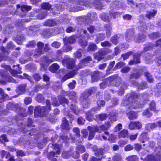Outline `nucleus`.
Instances as JSON below:
<instances>
[{"label":"nucleus","mask_w":161,"mask_h":161,"mask_svg":"<svg viewBox=\"0 0 161 161\" xmlns=\"http://www.w3.org/2000/svg\"><path fill=\"white\" fill-rule=\"evenodd\" d=\"M101 73L98 71L94 72L92 74V82L97 81L100 79Z\"/></svg>","instance_id":"4be33fe9"},{"label":"nucleus","mask_w":161,"mask_h":161,"mask_svg":"<svg viewBox=\"0 0 161 161\" xmlns=\"http://www.w3.org/2000/svg\"><path fill=\"white\" fill-rule=\"evenodd\" d=\"M149 37L152 39H154L161 36V34L158 32L152 33L148 35Z\"/></svg>","instance_id":"a19ab883"},{"label":"nucleus","mask_w":161,"mask_h":161,"mask_svg":"<svg viewBox=\"0 0 161 161\" xmlns=\"http://www.w3.org/2000/svg\"><path fill=\"white\" fill-rule=\"evenodd\" d=\"M44 99V97L41 94H37L36 98V100L37 101L40 103H43Z\"/></svg>","instance_id":"052dcab7"},{"label":"nucleus","mask_w":161,"mask_h":161,"mask_svg":"<svg viewBox=\"0 0 161 161\" xmlns=\"http://www.w3.org/2000/svg\"><path fill=\"white\" fill-rule=\"evenodd\" d=\"M77 97L76 93L74 91H72L70 92L69 98L70 100H74Z\"/></svg>","instance_id":"5fc2aeb1"},{"label":"nucleus","mask_w":161,"mask_h":161,"mask_svg":"<svg viewBox=\"0 0 161 161\" xmlns=\"http://www.w3.org/2000/svg\"><path fill=\"white\" fill-rule=\"evenodd\" d=\"M105 39V36L104 34H99L97 35L95 41L96 43L98 44Z\"/></svg>","instance_id":"7c9ffc66"},{"label":"nucleus","mask_w":161,"mask_h":161,"mask_svg":"<svg viewBox=\"0 0 161 161\" xmlns=\"http://www.w3.org/2000/svg\"><path fill=\"white\" fill-rule=\"evenodd\" d=\"M128 134V131L127 130H123L119 133V137L124 138L127 136Z\"/></svg>","instance_id":"864d4df0"},{"label":"nucleus","mask_w":161,"mask_h":161,"mask_svg":"<svg viewBox=\"0 0 161 161\" xmlns=\"http://www.w3.org/2000/svg\"><path fill=\"white\" fill-rule=\"evenodd\" d=\"M57 23L55 20L49 19L44 22L43 25L45 26H51L56 25Z\"/></svg>","instance_id":"5701e85b"},{"label":"nucleus","mask_w":161,"mask_h":161,"mask_svg":"<svg viewBox=\"0 0 161 161\" xmlns=\"http://www.w3.org/2000/svg\"><path fill=\"white\" fill-rule=\"evenodd\" d=\"M125 66V63L123 62L120 61L116 64L114 68V70H116L117 69H120Z\"/></svg>","instance_id":"680f3d73"},{"label":"nucleus","mask_w":161,"mask_h":161,"mask_svg":"<svg viewBox=\"0 0 161 161\" xmlns=\"http://www.w3.org/2000/svg\"><path fill=\"white\" fill-rule=\"evenodd\" d=\"M76 74V72L75 70H72L65 75L63 78L62 81L64 82L68 79L71 78L74 76Z\"/></svg>","instance_id":"412c9836"},{"label":"nucleus","mask_w":161,"mask_h":161,"mask_svg":"<svg viewBox=\"0 0 161 161\" xmlns=\"http://www.w3.org/2000/svg\"><path fill=\"white\" fill-rule=\"evenodd\" d=\"M134 33L133 30H128L126 35L125 38L127 41L130 42L133 40H135L136 38H135Z\"/></svg>","instance_id":"dca6fc26"},{"label":"nucleus","mask_w":161,"mask_h":161,"mask_svg":"<svg viewBox=\"0 0 161 161\" xmlns=\"http://www.w3.org/2000/svg\"><path fill=\"white\" fill-rule=\"evenodd\" d=\"M157 13V11L155 10L147 12L146 15V17L149 19L153 17Z\"/></svg>","instance_id":"72a5a7b5"},{"label":"nucleus","mask_w":161,"mask_h":161,"mask_svg":"<svg viewBox=\"0 0 161 161\" xmlns=\"http://www.w3.org/2000/svg\"><path fill=\"white\" fill-rule=\"evenodd\" d=\"M46 106H37L35 108L34 111V115L35 117L44 116L46 112L51 110L50 101L49 100L46 101Z\"/></svg>","instance_id":"20e7f679"},{"label":"nucleus","mask_w":161,"mask_h":161,"mask_svg":"<svg viewBox=\"0 0 161 161\" xmlns=\"http://www.w3.org/2000/svg\"><path fill=\"white\" fill-rule=\"evenodd\" d=\"M2 75L3 76V79H2L0 81V84L4 85L7 83V81H8L9 82H13L15 83L18 82V80H15L8 75H3V74H2Z\"/></svg>","instance_id":"9d476101"},{"label":"nucleus","mask_w":161,"mask_h":161,"mask_svg":"<svg viewBox=\"0 0 161 161\" xmlns=\"http://www.w3.org/2000/svg\"><path fill=\"white\" fill-rule=\"evenodd\" d=\"M104 27L105 29L107 36L109 37L111 35L112 31V27L110 24L105 25Z\"/></svg>","instance_id":"c85d7f7f"},{"label":"nucleus","mask_w":161,"mask_h":161,"mask_svg":"<svg viewBox=\"0 0 161 161\" xmlns=\"http://www.w3.org/2000/svg\"><path fill=\"white\" fill-rule=\"evenodd\" d=\"M89 91V89L87 91L86 93H83L82 96L81 97V99H83L81 103L84 108H87L90 105V100L88 97L91 96L92 93V91Z\"/></svg>","instance_id":"0eeeda50"},{"label":"nucleus","mask_w":161,"mask_h":161,"mask_svg":"<svg viewBox=\"0 0 161 161\" xmlns=\"http://www.w3.org/2000/svg\"><path fill=\"white\" fill-rule=\"evenodd\" d=\"M51 30H45L42 33L43 35L47 37H49L53 36Z\"/></svg>","instance_id":"de8ad7c7"},{"label":"nucleus","mask_w":161,"mask_h":161,"mask_svg":"<svg viewBox=\"0 0 161 161\" xmlns=\"http://www.w3.org/2000/svg\"><path fill=\"white\" fill-rule=\"evenodd\" d=\"M63 64L67 69H73L75 66V63L73 59H70L69 57H65L62 61Z\"/></svg>","instance_id":"6e6552de"},{"label":"nucleus","mask_w":161,"mask_h":161,"mask_svg":"<svg viewBox=\"0 0 161 161\" xmlns=\"http://www.w3.org/2000/svg\"><path fill=\"white\" fill-rule=\"evenodd\" d=\"M77 29L76 27H75L69 26L67 27L66 31L67 33H70L71 32H74Z\"/></svg>","instance_id":"0e129e2a"},{"label":"nucleus","mask_w":161,"mask_h":161,"mask_svg":"<svg viewBox=\"0 0 161 161\" xmlns=\"http://www.w3.org/2000/svg\"><path fill=\"white\" fill-rule=\"evenodd\" d=\"M120 3L117 1L112 2L111 3V7L115 8H120Z\"/></svg>","instance_id":"603ef678"},{"label":"nucleus","mask_w":161,"mask_h":161,"mask_svg":"<svg viewBox=\"0 0 161 161\" xmlns=\"http://www.w3.org/2000/svg\"><path fill=\"white\" fill-rule=\"evenodd\" d=\"M142 127V125L139 121L131 122L129 125V129L131 130L136 129H139Z\"/></svg>","instance_id":"4468645a"},{"label":"nucleus","mask_w":161,"mask_h":161,"mask_svg":"<svg viewBox=\"0 0 161 161\" xmlns=\"http://www.w3.org/2000/svg\"><path fill=\"white\" fill-rule=\"evenodd\" d=\"M58 100L60 104L65 103L66 104H68V99L63 96H58Z\"/></svg>","instance_id":"8fccbe9b"},{"label":"nucleus","mask_w":161,"mask_h":161,"mask_svg":"<svg viewBox=\"0 0 161 161\" xmlns=\"http://www.w3.org/2000/svg\"><path fill=\"white\" fill-rule=\"evenodd\" d=\"M120 14L118 12H113L110 13L109 14L110 17H111V20L112 18L114 19H115L117 18Z\"/></svg>","instance_id":"bf43d9fd"},{"label":"nucleus","mask_w":161,"mask_h":161,"mask_svg":"<svg viewBox=\"0 0 161 161\" xmlns=\"http://www.w3.org/2000/svg\"><path fill=\"white\" fill-rule=\"evenodd\" d=\"M132 83L134 86L137 87L139 90L145 89L147 87V83L145 82L141 83L140 85L138 84L137 82L135 81H132Z\"/></svg>","instance_id":"a211bd4d"},{"label":"nucleus","mask_w":161,"mask_h":161,"mask_svg":"<svg viewBox=\"0 0 161 161\" xmlns=\"http://www.w3.org/2000/svg\"><path fill=\"white\" fill-rule=\"evenodd\" d=\"M107 117V115L104 113H101L99 114L96 115V119L97 120L103 121L106 119Z\"/></svg>","instance_id":"473e14b6"},{"label":"nucleus","mask_w":161,"mask_h":161,"mask_svg":"<svg viewBox=\"0 0 161 161\" xmlns=\"http://www.w3.org/2000/svg\"><path fill=\"white\" fill-rule=\"evenodd\" d=\"M92 61V58L91 57L88 56L82 60L79 64L78 67L77 68L80 69L83 67L84 66V64L88 63L89 61Z\"/></svg>","instance_id":"aec40b11"},{"label":"nucleus","mask_w":161,"mask_h":161,"mask_svg":"<svg viewBox=\"0 0 161 161\" xmlns=\"http://www.w3.org/2000/svg\"><path fill=\"white\" fill-rule=\"evenodd\" d=\"M60 60L59 59H49L48 57H43L42 58V60L44 62L47 63H52L54 61H57Z\"/></svg>","instance_id":"a18cd8bd"},{"label":"nucleus","mask_w":161,"mask_h":161,"mask_svg":"<svg viewBox=\"0 0 161 161\" xmlns=\"http://www.w3.org/2000/svg\"><path fill=\"white\" fill-rule=\"evenodd\" d=\"M70 107L71 109L75 114L77 115L79 114V109L76 105L72 104Z\"/></svg>","instance_id":"c03bdc74"},{"label":"nucleus","mask_w":161,"mask_h":161,"mask_svg":"<svg viewBox=\"0 0 161 161\" xmlns=\"http://www.w3.org/2000/svg\"><path fill=\"white\" fill-rule=\"evenodd\" d=\"M122 38V37L120 38L119 36L115 35L111 38L110 41L113 43L116 44Z\"/></svg>","instance_id":"f704fd0d"},{"label":"nucleus","mask_w":161,"mask_h":161,"mask_svg":"<svg viewBox=\"0 0 161 161\" xmlns=\"http://www.w3.org/2000/svg\"><path fill=\"white\" fill-rule=\"evenodd\" d=\"M140 25L138 27L139 31H145L147 29V26L144 22L140 21Z\"/></svg>","instance_id":"4c0bfd02"},{"label":"nucleus","mask_w":161,"mask_h":161,"mask_svg":"<svg viewBox=\"0 0 161 161\" xmlns=\"http://www.w3.org/2000/svg\"><path fill=\"white\" fill-rule=\"evenodd\" d=\"M149 140V137L147 133L143 132L140 135V141L143 143Z\"/></svg>","instance_id":"bb28decb"},{"label":"nucleus","mask_w":161,"mask_h":161,"mask_svg":"<svg viewBox=\"0 0 161 161\" xmlns=\"http://www.w3.org/2000/svg\"><path fill=\"white\" fill-rule=\"evenodd\" d=\"M145 96H147L145 95L143 96L142 94L138 95L135 92L128 94L123 98L121 105L125 106H128L129 108L130 109L141 108L144 105V104L139 101L140 100L139 98H140L141 100H142Z\"/></svg>","instance_id":"7ed1b4c3"},{"label":"nucleus","mask_w":161,"mask_h":161,"mask_svg":"<svg viewBox=\"0 0 161 161\" xmlns=\"http://www.w3.org/2000/svg\"><path fill=\"white\" fill-rule=\"evenodd\" d=\"M59 68V65L57 63H54L50 66L49 69L52 72H56Z\"/></svg>","instance_id":"c756f323"},{"label":"nucleus","mask_w":161,"mask_h":161,"mask_svg":"<svg viewBox=\"0 0 161 161\" xmlns=\"http://www.w3.org/2000/svg\"><path fill=\"white\" fill-rule=\"evenodd\" d=\"M87 129L89 131V134L88 138L89 140H92L94 137L95 135V131L93 127L88 126Z\"/></svg>","instance_id":"393cba45"},{"label":"nucleus","mask_w":161,"mask_h":161,"mask_svg":"<svg viewBox=\"0 0 161 161\" xmlns=\"http://www.w3.org/2000/svg\"><path fill=\"white\" fill-rule=\"evenodd\" d=\"M88 31L91 33H93L97 31V29L93 25H90L87 27Z\"/></svg>","instance_id":"e2e57ef3"},{"label":"nucleus","mask_w":161,"mask_h":161,"mask_svg":"<svg viewBox=\"0 0 161 161\" xmlns=\"http://www.w3.org/2000/svg\"><path fill=\"white\" fill-rule=\"evenodd\" d=\"M140 56V54L139 53H136L134 55V61L132 60H130L129 62V64L130 65H131L133 64L134 62L136 63H140V61L139 58Z\"/></svg>","instance_id":"cd10ccee"},{"label":"nucleus","mask_w":161,"mask_h":161,"mask_svg":"<svg viewBox=\"0 0 161 161\" xmlns=\"http://www.w3.org/2000/svg\"><path fill=\"white\" fill-rule=\"evenodd\" d=\"M7 109L10 110H14L17 111L20 110V107L17 104L13 102H9L6 106Z\"/></svg>","instance_id":"2eb2a0df"},{"label":"nucleus","mask_w":161,"mask_h":161,"mask_svg":"<svg viewBox=\"0 0 161 161\" xmlns=\"http://www.w3.org/2000/svg\"><path fill=\"white\" fill-rule=\"evenodd\" d=\"M54 149L53 151L51 152L48 156V159L52 161H57L54 157H58V155L60 153V147L59 145L55 144L54 146Z\"/></svg>","instance_id":"423d86ee"},{"label":"nucleus","mask_w":161,"mask_h":161,"mask_svg":"<svg viewBox=\"0 0 161 161\" xmlns=\"http://www.w3.org/2000/svg\"><path fill=\"white\" fill-rule=\"evenodd\" d=\"M86 119L88 121H91L92 120L93 117V115L92 113H91L90 111H88L87 113H86Z\"/></svg>","instance_id":"3c124183"},{"label":"nucleus","mask_w":161,"mask_h":161,"mask_svg":"<svg viewBox=\"0 0 161 161\" xmlns=\"http://www.w3.org/2000/svg\"><path fill=\"white\" fill-rule=\"evenodd\" d=\"M71 152L70 151L64 152L62 153V157L65 158H68L70 156Z\"/></svg>","instance_id":"69168bd1"},{"label":"nucleus","mask_w":161,"mask_h":161,"mask_svg":"<svg viewBox=\"0 0 161 161\" xmlns=\"http://www.w3.org/2000/svg\"><path fill=\"white\" fill-rule=\"evenodd\" d=\"M61 126L62 129L66 130H69L71 128V126L69 125L67 120L65 118H63L62 123Z\"/></svg>","instance_id":"6ab92c4d"},{"label":"nucleus","mask_w":161,"mask_h":161,"mask_svg":"<svg viewBox=\"0 0 161 161\" xmlns=\"http://www.w3.org/2000/svg\"><path fill=\"white\" fill-rule=\"evenodd\" d=\"M76 150L79 153H83L85 151V148L83 145H79L76 147Z\"/></svg>","instance_id":"13d9d810"},{"label":"nucleus","mask_w":161,"mask_h":161,"mask_svg":"<svg viewBox=\"0 0 161 161\" xmlns=\"http://www.w3.org/2000/svg\"><path fill=\"white\" fill-rule=\"evenodd\" d=\"M97 19L96 13L91 12L88 13L86 16H83L80 18V20L84 23L88 24L91 23L93 20H96Z\"/></svg>","instance_id":"39448f33"},{"label":"nucleus","mask_w":161,"mask_h":161,"mask_svg":"<svg viewBox=\"0 0 161 161\" xmlns=\"http://www.w3.org/2000/svg\"><path fill=\"white\" fill-rule=\"evenodd\" d=\"M26 87V84L20 85L18 88V90L17 91V92H18L20 94L24 93L25 91Z\"/></svg>","instance_id":"2f4dec72"},{"label":"nucleus","mask_w":161,"mask_h":161,"mask_svg":"<svg viewBox=\"0 0 161 161\" xmlns=\"http://www.w3.org/2000/svg\"><path fill=\"white\" fill-rule=\"evenodd\" d=\"M9 53L8 52H4L0 53V62L6 60Z\"/></svg>","instance_id":"58836bf2"},{"label":"nucleus","mask_w":161,"mask_h":161,"mask_svg":"<svg viewBox=\"0 0 161 161\" xmlns=\"http://www.w3.org/2000/svg\"><path fill=\"white\" fill-rule=\"evenodd\" d=\"M119 78L117 75H114L104 80L100 84V88L104 89L107 86L112 87L110 90L113 93L118 92V95H122L124 93V90L127 88V85L124 82L119 81Z\"/></svg>","instance_id":"f257e3e1"},{"label":"nucleus","mask_w":161,"mask_h":161,"mask_svg":"<svg viewBox=\"0 0 161 161\" xmlns=\"http://www.w3.org/2000/svg\"><path fill=\"white\" fill-rule=\"evenodd\" d=\"M44 46V43L41 42H39L37 43V48L36 51L35 52L34 56H39L43 53L42 49Z\"/></svg>","instance_id":"ddd939ff"},{"label":"nucleus","mask_w":161,"mask_h":161,"mask_svg":"<svg viewBox=\"0 0 161 161\" xmlns=\"http://www.w3.org/2000/svg\"><path fill=\"white\" fill-rule=\"evenodd\" d=\"M24 40V36L23 35L17 36L15 39V41L17 44L20 45L22 44V42Z\"/></svg>","instance_id":"c9c22d12"},{"label":"nucleus","mask_w":161,"mask_h":161,"mask_svg":"<svg viewBox=\"0 0 161 161\" xmlns=\"http://www.w3.org/2000/svg\"><path fill=\"white\" fill-rule=\"evenodd\" d=\"M100 17L101 19L104 21L109 22L111 20V17L108 14L102 13L100 14Z\"/></svg>","instance_id":"b1692460"},{"label":"nucleus","mask_w":161,"mask_h":161,"mask_svg":"<svg viewBox=\"0 0 161 161\" xmlns=\"http://www.w3.org/2000/svg\"><path fill=\"white\" fill-rule=\"evenodd\" d=\"M106 55V53L105 49H101L97 52L94 54V58L98 61H99L103 58V56Z\"/></svg>","instance_id":"9b49d317"},{"label":"nucleus","mask_w":161,"mask_h":161,"mask_svg":"<svg viewBox=\"0 0 161 161\" xmlns=\"http://www.w3.org/2000/svg\"><path fill=\"white\" fill-rule=\"evenodd\" d=\"M17 8L18 10L20 8V10L21 12L20 13H17V11L15 13L19 14L20 17H23L25 16L26 13L28 11L30 10L31 9V7L30 6H27L26 5H23L21 7L20 5L18 4L17 5Z\"/></svg>","instance_id":"1a4fd4ad"},{"label":"nucleus","mask_w":161,"mask_h":161,"mask_svg":"<svg viewBox=\"0 0 161 161\" xmlns=\"http://www.w3.org/2000/svg\"><path fill=\"white\" fill-rule=\"evenodd\" d=\"M0 94L1 96V98H0V103L3 102L6 100L8 99V95L5 94L3 92V90L1 88H0Z\"/></svg>","instance_id":"a878e982"},{"label":"nucleus","mask_w":161,"mask_h":161,"mask_svg":"<svg viewBox=\"0 0 161 161\" xmlns=\"http://www.w3.org/2000/svg\"><path fill=\"white\" fill-rule=\"evenodd\" d=\"M128 115V118L130 120H133L137 118L136 114L133 111H130L127 113Z\"/></svg>","instance_id":"ea45409f"},{"label":"nucleus","mask_w":161,"mask_h":161,"mask_svg":"<svg viewBox=\"0 0 161 161\" xmlns=\"http://www.w3.org/2000/svg\"><path fill=\"white\" fill-rule=\"evenodd\" d=\"M145 161H157V159L152 155L147 156Z\"/></svg>","instance_id":"774afa93"},{"label":"nucleus","mask_w":161,"mask_h":161,"mask_svg":"<svg viewBox=\"0 0 161 161\" xmlns=\"http://www.w3.org/2000/svg\"><path fill=\"white\" fill-rule=\"evenodd\" d=\"M97 49V46L94 43H92L89 44L87 47V50L88 51H94Z\"/></svg>","instance_id":"49530a36"},{"label":"nucleus","mask_w":161,"mask_h":161,"mask_svg":"<svg viewBox=\"0 0 161 161\" xmlns=\"http://www.w3.org/2000/svg\"><path fill=\"white\" fill-rule=\"evenodd\" d=\"M146 37V35L144 34H139L137 37L136 39V41L139 43L142 42L145 40Z\"/></svg>","instance_id":"e433bc0d"},{"label":"nucleus","mask_w":161,"mask_h":161,"mask_svg":"<svg viewBox=\"0 0 161 161\" xmlns=\"http://www.w3.org/2000/svg\"><path fill=\"white\" fill-rule=\"evenodd\" d=\"M36 44V42L34 40L30 41L29 43L26 45V47H34Z\"/></svg>","instance_id":"338daca9"},{"label":"nucleus","mask_w":161,"mask_h":161,"mask_svg":"<svg viewBox=\"0 0 161 161\" xmlns=\"http://www.w3.org/2000/svg\"><path fill=\"white\" fill-rule=\"evenodd\" d=\"M47 15V12L44 11L37 15V18L40 19H43L45 18Z\"/></svg>","instance_id":"09e8293b"},{"label":"nucleus","mask_w":161,"mask_h":161,"mask_svg":"<svg viewBox=\"0 0 161 161\" xmlns=\"http://www.w3.org/2000/svg\"><path fill=\"white\" fill-rule=\"evenodd\" d=\"M4 68L7 70H8L12 75L15 77H17L19 78L22 79L24 77L20 75H18V74H21L22 72H17L15 70L12 69L9 66L6 65L4 66Z\"/></svg>","instance_id":"f8f14e48"},{"label":"nucleus","mask_w":161,"mask_h":161,"mask_svg":"<svg viewBox=\"0 0 161 161\" xmlns=\"http://www.w3.org/2000/svg\"><path fill=\"white\" fill-rule=\"evenodd\" d=\"M76 37L75 36H72L69 37H65L63 39L64 45L73 44L76 41Z\"/></svg>","instance_id":"f3484780"},{"label":"nucleus","mask_w":161,"mask_h":161,"mask_svg":"<svg viewBox=\"0 0 161 161\" xmlns=\"http://www.w3.org/2000/svg\"><path fill=\"white\" fill-rule=\"evenodd\" d=\"M126 159L127 161H137L138 158L136 155H132L126 158Z\"/></svg>","instance_id":"4d7b16f0"},{"label":"nucleus","mask_w":161,"mask_h":161,"mask_svg":"<svg viewBox=\"0 0 161 161\" xmlns=\"http://www.w3.org/2000/svg\"><path fill=\"white\" fill-rule=\"evenodd\" d=\"M145 75L147 77V81L150 82H152L153 79L150 74L148 72H146L145 73Z\"/></svg>","instance_id":"6e6d98bb"},{"label":"nucleus","mask_w":161,"mask_h":161,"mask_svg":"<svg viewBox=\"0 0 161 161\" xmlns=\"http://www.w3.org/2000/svg\"><path fill=\"white\" fill-rule=\"evenodd\" d=\"M116 113L115 111L113 110L110 114L109 119L111 121H115L116 120Z\"/></svg>","instance_id":"79ce46f5"},{"label":"nucleus","mask_w":161,"mask_h":161,"mask_svg":"<svg viewBox=\"0 0 161 161\" xmlns=\"http://www.w3.org/2000/svg\"><path fill=\"white\" fill-rule=\"evenodd\" d=\"M64 5L68 10L74 12L84 9L83 6L87 7L95 6L98 9H101L103 7L102 2L100 1H96L91 4L89 0H68Z\"/></svg>","instance_id":"f03ea898"},{"label":"nucleus","mask_w":161,"mask_h":161,"mask_svg":"<svg viewBox=\"0 0 161 161\" xmlns=\"http://www.w3.org/2000/svg\"><path fill=\"white\" fill-rule=\"evenodd\" d=\"M41 6L42 9L47 10H49L51 8L52 5L49 3H43L42 4Z\"/></svg>","instance_id":"37998d69"}]
</instances>
